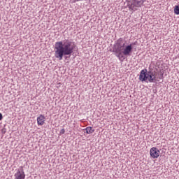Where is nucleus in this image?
Instances as JSON below:
<instances>
[{
    "label": "nucleus",
    "instance_id": "obj_1",
    "mask_svg": "<svg viewBox=\"0 0 179 179\" xmlns=\"http://www.w3.org/2000/svg\"><path fill=\"white\" fill-rule=\"evenodd\" d=\"M76 48L75 42L69 39H64L63 41H58L55 43V57L59 61H62L64 57L65 59H68V57H71L73 54V51Z\"/></svg>",
    "mask_w": 179,
    "mask_h": 179
},
{
    "label": "nucleus",
    "instance_id": "obj_4",
    "mask_svg": "<svg viewBox=\"0 0 179 179\" xmlns=\"http://www.w3.org/2000/svg\"><path fill=\"white\" fill-rule=\"evenodd\" d=\"M145 1L143 0H132L131 3H129V1L127 4L128 8H129L130 10H137L136 8H141L143 5Z\"/></svg>",
    "mask_w": 179,
    "mask_h": 179
},
{
    "label": "nucleus",
    "instance_id": "obj_13",
    "mask_svg": "<svg viewBox=\"0 0 179 179\" xmlns=\"http://www.w3.org/2000/svg\"><path fill=\"white\" fill-rule=\"evenodd\" d=\"M6 131L5 130H2V134H5Z\"/></svg>",
    "mask_w": 179,
    "mask_h": 179
},
{
    "label": "nucleus",
    "instance_id": "obj_7",
    "mask_svg": "<svg viewBox=\"0 0 179 179\" xmlns=\"http://www.w3.org/2000/svg\"><path fill=\"white\" fill-rule=\"evenodd\" d=\"M37 122L38 125H44V122H45V117H44V115H40L37 117Z\"/></svg>",
    "mask_w": 179,
    "mask_h": 179
},
{
    "label": "nucleus",
    "instance_id": "obj_9",
    "mask_svg": "<svg viewBox=\"0 0 179 179\" xmlns=\"http://www.w3.org/2000/svg\"><path fill=\"white\" fill-rule=\"evenodd\" d=\"M173 12H174L175 15H179V6L178 5L175 6Z\"/></svg>",
    "mask_w": 179,
    "mask_h": 179
},
{
    "label": "nucleus",
    "instance_id": "obj_8",
    "mask_svg": "<svg viewBox=\"0 0 179 179\" xmlns=\"http://www.w3.org/2000/svg\"><path fill=\"white\" fill-rule=\"evenodd\" d=\"M86 134H90L94 132V129L92 127H88L85 128Z\"/></svg>",
    "mask_w": 179,
    "mask_h": 179
},
{
    "label": "nucleus",
    "instance_id": "obj_10",
    "mask_svg": "<svg viewBox=\"0 0 179 179\" xmlns=\"http://www.w3.org/2000/svg\"><path fill=\"white\" fill-rule=\"evenodd\" d=\"M64 134H65V129H62L60 130V135H63Z\"/></svg>",
    "mask_w": 179,
    "mask_h": 179
},
{
    "label": "nucleus",
    "instance_id": "obj_12",
    "mask_svg": "<svg viewBox=\"0 0 179 179\" xmlns=\"http://www.w3.org/2000/svg\"><path fill=\"white\" fill-rule=\"evenodd\" d=\"M159 79H163V73H162L161 76L159 77Z\"/></svg>",
    "mask_w": 179,
    "mask_h": 179
},
{
    "label": "nucleus",
    "instance_id": "obj_5",
    "mask_svg": "<svg viewBox=\"0 0 179 179\" xmlns=\"http://www.w3.org/2000/svg\"><path fill=\"white\" fill-rule=\"evenodd\" d=\"M15 179H24L26 178V174H24V170L23 169V166H20L17 172L14 175Z\"/></svg>",
    "mask_w": 179,
    "mask_h": 179
},
{
    "label": "nucleus",
    "instance_id": "obj_11",
    "mask_svg": "<svg viewBox=\"0 0 179 179\" xmlns=\"http://www.w3.org/2000/svg\"><path fill=\"white\" fill-rule=\"evenodd\" d=\"M3 120V116L2 115V113H0V121H2Z\"/></svg>",
    "mask_w": 179,
    "mask_h": 179
},
{
    "label": "nucleus",
    "instance_id": "obj_6",
    "mask_svg": "<svg viewBox=\"0 0 179 179\" xmlns=\"http://www.w3.org/2000/svg\"><path fill=\"white\" fill-rule=\"evenodd\" d=\"M150 155L152 159H157L160 156V150L157 148L153 147L150 150Z\"/></svg>",
    "mask_w": 179,
    "mask_h": 179
},
{
    "label": "nucleus",
    "instance_id": "obj_2",
    "mask_svg": "<svg viewBox=\"0 0 179 179\" xmlns=\"http://www.w3.org/2000/svg\"><path fill=\"white\" fill-rule=\"evenodd\" d=\"M136 45V41L125 46L124 38H120L113 45V49H110L109 51H110V52H114L115 55L118 57L120 61H121V59L124 58V55L126 57H131V54H132V50H134L132 45Z\"/></svg>",
    "mask_w": 179,
    "mask_h": 179
},
{
    "label": "nucleus",
    "instance_id": "obj_3",
    "mask_svg": "<svg viewBox=\"0 0 179 179\" xmlns=\"http://www.w3.org/2000/svg\"><path fill=\"white\" fill-rule=\"evenodd\" d=\"M139 80L141 82H146L147 83H156L157 78L154 71L150 70L148 71V69H144L140 72Z\"/></svg>",
    "mask_w": 179,
    "mask_h": 179
}]
</instances>
